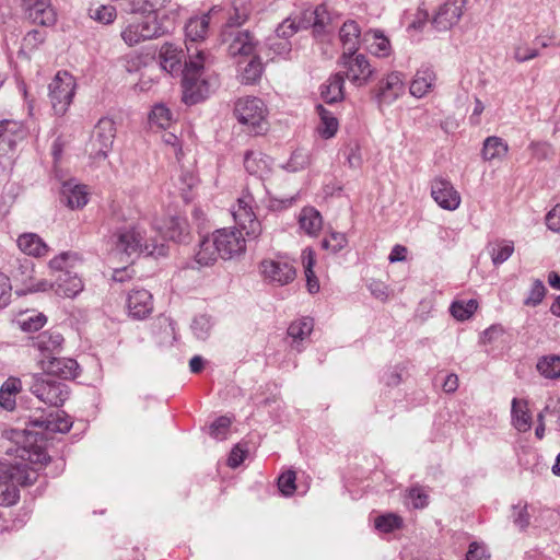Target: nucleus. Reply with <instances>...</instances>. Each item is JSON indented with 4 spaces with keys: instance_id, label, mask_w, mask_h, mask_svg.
Here are the masks:
<instances>
[{
    "instance_id": "c9c22d12",
    "label": "nucleus",
    "mask_w": 560,
    "mask_h": 560,
    "mask_svg": "<svg viewBox=\"0 0 560 560\" xmlns=\"http://www.w3.org/2000/svg\"><path fill=\"white\" fill-rule=\"evenodd\" d=\"M21 388L22 383L20 378H8L0 387V406L7 410H13L15 407V396Z\"/></svg>"
},
{
    "instance_id": "ea45409f",
    "label": "nucleus",
    "mask_w": 560,
    "mask_h": 560,
    "mask_svg": "<svg viewBox=\"0 0 560 560\" xmlns=\"http://www.w3.org/2000/svg\"><path fill=\"white\" fill-rule=\"evenodd\" d=\"M538 372L545 377L556 380L560 377V355L549 354L541 357L536 365Z\"/></svg>"
},
{
    "instance_id": "09e8293b",
    "label": "nucleus",
    "mask_w": 560,
    "mask_h": 560,
    "mask_svg": "<svg viewBox=\"0 0 560 560\" xmlns=\"http://www.w3.org/2000/svg\"><path fill=\"white\" fill-rule=\"evenodd\" d=\"M159 3L156 0H130L125 10L128 13L139 14L140 16L156 14Z\"/></svg>"
},
{
    "instance_id": "4c0bfd02",
    "label": "nucleus",
    "mask_w": 560,
    "mask_h": 560,
    "mask_svg": "<svg viewBox=\"0 0 560 560\" xmlns=\"http://www.w3.org/2000/svg\"><path fill=\"white\" fill-rule=\"evenodd\" d=\"M316 109L320 118V122L317 127L318 133L325 139L334 137L339 126L337 118L323 105H318Z\"/></svg>"
},
{
    "instance_id": "dca6fc26",
    "label": "nucleus",
    "mask_w": 560,
    "mask_h": 560,
    "mask_svg": "<svg viewBox=\"0 0 560 560\" xmlns=\"http://www.w3.org/2000/svg\"><path fill=\"white\" fill-rule=\"evenodd\" d=\"M40 369L48 376L72 380L78 376L79 364L71 358L48 357L39 360Z\"/></svg>"
},
{
    "instance_id": "3c124183",
    "label": "nucleus",
    "mask_w": 560,
    "mask_h": 560,
    "mask_svg": "<svg viewBox=\"0 0 560 560\" xmlns=\"http://www.w3.org/2000/svg\"><path fill=\"white\" fill-rule=\"evenodd\" d=\"M158 230L163 241H176L182 234V221L178 218H170L164 225H159Z\"/></svg>"
},
{
    "instance_id": "e433bc0d",
    "label": "nucleus",
    "mask_w": 560,
    "mask_h": 560,
    "mask_svg": "<svg viewBox=\"0 0 560 560\" xmlns=\"http://www.w3.org/2000/svg\"><path fill=\"white\" fill-rule=\"evenodd\" d=\"M363 40L368 44L369 49L378 56H386L389 52V40L377 30H371L363 36Z\"/></svg>"
},
{
    "instance_id": "9d476101",
    "label": "nucleus",
    "mask_w": 560,
    "mask_h": 560,
    "mask_svg": "<svg viewBox=\"0 0 560 560\" xmlns=\"http://www.w3.org/2000/svg\"><path fill=\"white\" fill-rule=\"evenodd\" d=\"M116 124L112 118L102 117L95 125L90 144L94 159H106L116 138Z\"/></svg>"
},
{
    "instance_id": "7ed1b4c3",
    "label": "nucleus",
    "mask_w": 560,
    "mask_h": 560,
    "mask_svg": "<svg viewBox=\"0 0 560 560\" xmlns=\"http://www.w3.org/2000/svg\"><path fill=\"white\" fill-rule=\"evenodd\" d=\"M267 107L262 100L255 96L238 98L234 104V115L240 124L246 126V131L261 135L268 129Z\"/></svg>"
},
{
    "instance_id": "4d7b16f0",
    "label": "nucleus",
    "mask_w": 560,
    "mask_h": 560,
    "mask_svg": "<svg viewBox=\"0 0 560 560\" xmlns=\"http://www.w3.org/2000/svg\"><path fill=\"white\" fill-rule=\"evenodd\" d=\"M545 294L546 287L544 285L542 281L535 280L533 282L528 296L524 301V304L527 306H536L542 301Z\"/></svg>"
},
{
    "instance_id": "4be33fe9",
    "label": "nucleus",
    "mask_w": 560,
    "mask_h": 560,
    "mask_svg": "<svg viewBox=\"0 0 560 560\" xmlns=\"http://www.w3.org/2000/svg\"><path fill=\"white\" fill-rule=\"evenodd\" d=\"M480 153L485 162H502L509 153V144L500 137L490 136L483 140Z\"/></svg>"
},
{
    "instance_id": "13d9d810",
    "label": "nucleus",
    "mask_w": 560,
    "mask_h": 560,
    "mask_svg": "<svg viewBox=\"0 0 560 560\" xmlns=\"http://www.w3.org/2000/svg\"><path fill=\"white\" fill-rule=\"evenodd\" d=\"M539 56V50L529 47L527 44H520L514 47L513 58L522 63Z\"/></svg>"
},
{
    "instance_id": "39448f33",
    "label": "nucleus",
    "mask_w": 560,
    "mask_h": 560,
    "mask_svg": "<svg viewBox=\"0 0 560 560\" xmlns=\"http://www.w3.org/2000/svg\"><path fill=\"white\" fill-rule=\"evenodd\" d=\"M144 231L139 226L121 228L114 234L115 248L118 252L131 255L138 252H147L149 255H164L165 245L161 243H150L144 237Z\"/></svg>"
},
{
    "instance_id": "aec40b11",
    "label": "nucleus",
    "mask_w": 560,
    "mask_h": 560,
    "mask_svg": "<svg viewBox=\"0 0 560 560\" xmlns=\"http://www.w3.org/2000/svg\"><path fill=\"white\" fill-rule=\"evenodd\" d=\"M18 452L22 460L32 465H44L48 460L46 451L37 445V433L26 432L24 445Z\"/></svg>"
},
{
    "instance_id": "052dcab7",
    "label": "nucleus",
    "mask_w": 560,
    "mask_h": 560,
    "mask_svg": "<svg viewBox=\"0 0 560 560\" xmlns=\"http://www.w3.org/2000/svg\"><path fill=\"white\" fill-rule=\"evenodd\" d=\"M116 9L115 7L113 5H101L98 8H96L95 10L92 11V14L91 16L103 23V24H109L112 22H114V20L116 19Z\"/></svg>"
},
{
    "instance_id": "c756f323",
    "label": "nucleus",
    "mask_w": 560,
    "mask_h": 560,
    "mask_svg": "<svg viewBox=\"0 0 560 560\" xmlns=\"http://www.w3.org/2000/svg\"><path fill=\"white\" fill-rule=\"evenodd\" d=\"M299 224L306 234L317 235L323 228L322 214L313 207H305L299 214Z\"/></svg>"
},
{
    "instance_id": "72a5a7b5",
    "label": "nucleus",
    "mask_w": 560,
    "mask_h": 560,
    "mask_svg": "<svg viewBox=\"0 0 560 560\" xmlns=\"http://www.w3.org/2000/svg\"><path fill=\"white\" fill-rule=\"evenodd\" d=\"M19 248L30 256H42L48 250L43 240L34 233H25L18 238Z\"/></svg>"
},
{
    "instance_id": "412c9836",
    "label": "nucleus",
    "mask_w": 560,
    "mask_h": 560,
    "mask_svg": "<svg viewBox=\"0 0 560 560\" xmlns=\"http://www.w3.org/2000/svg\"><path fill=\"white\" fill-rule=\"evenodd\" d=\"M436 73L432 67L423 66L415 74L409 91L410 94L420 98L427 95L435 85Z\"/></svg>"
},
{
    "instance_id": "a18cd8bd",
    "label": "nucleus",
    "mask_w": 560,
    "mask_h": 560,
    "mask_svg": "<svg viewBox=\"0 0 560 560\" xmlns=\"http://www.w3.org/2000/svg\"><path fill=\"white\" fill-rule=\"evenodd\" d=\"M262 73V63L257 56H253V58L246 63V66L241 70L242 82L245 84L255 83Z\"/></svg>"
},
{
    "instance_id": "7c9ffc66",
    "label": "nucleus",
    "mask_w": 560,
    "mask_h": 560,
    "mask_svg": "<svg viewBox=\"0 0 560 560\" xmlns=\"http://www.w3.org/2000/svg\"><path fill=\"white\" fill-rule=\"evenodd\" d=\"M219 257H221V255L213 236L205 237L200 242L199 249L196 253V262L201 267H207L213 265Z\"/></svg>"
},
{
    "instance_id": "f704fd0d",
    "label": "nucleus",
    "mask_w": 560,
    "mask_h": 560,
    "mask_svg": "<svg viewBox=\"0 0 560 560\" xmlns=\"http://www.w3.org/2000/svg\"><path fill=\"white\" fill-rule=\"evenodd\" d=\"M343 74L335 73L322 86V97L326 103H336L343 98Z\"/></svg>"
},
{
    "instance_id": "603ef678",
    "label": "nucleus",
    "mask_w": 560,
    "mask_h": 560,
    "mask_svg": "<svg viewBox=\"0 0 560 560\" xmlns=\"http://www.w3.org/2000/svg\"><path fill=\"white\" fill-rule=\"evenodd\" d=\"M374 524L375 528L380 532L389 533L399 528L402 524V520L394 513H388L376 517Z\"/></svg>"
},
{
    "instance_id": "a878e982",
    "label": "nucleus",
    "mask_w": 560,
    "mask_h": 560,
    "mask_svg": "<svg viewBox=\"0 0 560 560\" xmlns=\"http://www.w3.org/2000/svg\"><path fill=\"white\" fill-rule=\"evenodd\" d=\"M63 337L56 331H43L34 338V347L43 354L42 359L54 357L62 346Z\"/></svg>"
},
{
    "instance_id": "473e14b6",
    "label": "nucleus",
    "mask_w": 560,
    "mask_h": 560,
    "mask_svg": "<svg viewBox=\"0 0 560 560\" xmlns=\"http://www.w3.org/2000/svg\"><path fill=\"white\" fill-rule=\"evenodd\" d=\"M2 124V142L8 144L10 149H13L15 144L23 140L26 136V131L21 121L12 119H3Z\"/></svg>"
},
{
    "instance_id": "c85d7f7f",
    "label": "nucleus",
    "mask_w": 560,
    "mask_h": 560,
    "mask_svg": "<svg viewBox=\"0 0 560 560\" xmlns=\"http://www.w3.org/2000/svg\"><path fill=\"white\" fill-rule=\"evenodd\" d=\"M256 42L253 35L247 32H237L229 45V52L231 56H252L256 49Z\"/></svg>"
},
{
    "instance_id": "49530a36",
    "label": "nucleus",
    "mask_w": 560,
    "mask_h": 560,
    "mask_svg": "<svg viewBox=\"0 0 560 560\" xmlns=\"http://www.w3.org/2000/svg\"><path fill=\"white\" fill-rule=\"evenodd\" d=\"M478 303L476 300L455 301L450 307L451 314L458 320L468 319L477 310Z\"/></svg>"
},
{
    "instance_id": "423d86ee",
    "label": "nucleus",
    "mask_w": 560,
    "mask_h": 560,
    "mask_svg": "<svg viewBox=\"0 0 560 560\" xmlns=\"http://www.w3.org/2000/svg\"><path fill=\"white\" fill-rule=\"evenodd\" d=\"M28 389L39 401L51 407L62 406L69 397L68 386L46 374L33 375Z\"/></svg>"
},
{
    "instance_id": "37998d69",
    "label": "nucleus",
    "mask_w": 560,
    "mask_h": 560,
    "mask_svg": "<svg viewBox=\"0 0 560 560\" xmlns=\"http://www.w3.org/2000/svg\"><path fill=\"white\" fill-rule=\"evenodd\" d=\"M150 125L161 129H166L172 124V113L163 104L155 105L149 115Z\"/></svg>"
},
{
    "instance_id": "9b49d317",
    "label": "nucleus",
    "mask_w": 560,
    "mask_h": 560,
    "mask_svg": "<svg viewBox=\"0 0 560 560\" xmlns=\"http://www.w3.org/2000/svg\"><path fill=\"white\" fill-rule=\"evenodd\" d=\"M259 271L264 281L280 287L291 283L296 277L294 266L283 258L261 260Z\"/></svg>"
},
{
    "instance_id": "393cba45",
    "label": "nucleus",
    "mask_w": 560,
    "mask_h": 560,
    "mask_svg": "<svg viewBox=\"0 0 560 560\" xmlns=\"http://www.w3.org/2000/svg\"><path fill=\"white\" fill-rule=\"evenodd\" d=\"M460 16L462 9L455 2L447 1L439 8L432 23L438 30L444 31L456 24Z\"/></svg>"
},
{
    "instance_id": "ddd939ff",
    "label": "nucleus",
    "mask_w": 560,
    "mask_h": 560,
    "mask_svg": "<svg viewBox=\"0 0 560 560\" xmlns=\"http://www.w3.org/2000/svg\"><path fill=\"white\" fill-rule=\"evenodd\" d=\"M212 236L223 259H231L246 249V241L238 229H220Z\"/></svg>"
},
{
    "instance_id": "b1692460",
    "label": "nucleus",
    "mask_w": 560,
    "mask_h": 560,
    "mask_svg": "<svg viewBox=\"0 0 560 560\" xmlns=\"http://www.w3.org/2000/svg\"><path fill=\"white\" fill-rule=\"evenodd\" d=\"M61 202L70 209H80L88 203L85 186L66 182L61 187Z\"/></svg>"
},
{
    "instance_id": "4468645a",
    "label": "nucleus",
    "mask_w": 560,
    "mask_h": 560,
    "mask_svg": "<svg viewBox=\"0 0 560 560\" xmlns=\"http://www.w3.org/2000/svg\"><path fill=\"white\" fill-rule=\"evenodd\" d=\"M24 12L33 23L50 26L56 23L57 14L50 0H22Z\"/></svg>"
},
{
    "instance_id": "2eb2a0df",
    "label": "nucleus",
    "mask_w": 560,
    "mask_h": 560,
    "mask_svg": "<svg viewBox=\"0 0 560 560\" xmlns=\"http://www.w3.org/2000/svg\"><path fill=\"white\" fill-rule=\"evenodd\" d=\"M431 196L445 210H456L460 205V196L450 180L439 177L431 184Z\"/></svg>"
},
{
    "instance_id": "5fc2aeb1",
    "label": "nucleus",
    "mask_w": 560,
    "mask_h": 560,
    "mask_svg": "<svg viewBox=\"0 0 560 560\" xmlns=\"http://www.w3.org/2000/svg\"><path fill=\"white\" fill-rule=\"evenodd\" d=\"M347 243L348 241L343 233L331 232L327 237L323 240L322 246L331 253H338L346 247Z\"/></svg>"
},
{
    "instance_id": "79ce46f5",
    "label": "nucleus",
    "mask_w": 560,
    "mask_h": 560,
    "mask_svg": "<svg viewBox=\"0 0 560 560\" xmlns=\"http://www.w3.org/2000/svg\"><path fill=\"white\" fill-rule=\"evenodd\" d=\"M302 257L305 269L307 290L312 294L316 293L319 290V282L313 270L315 265V255L312 249H305Z\"/></svg>"
},
{
    "instance_id": "1a4fd4ad",
    "label": "nucleus",
    "mask_w": 560,
    "mask_h": 560,
    "mask_svg": "<svg viewBox=\"0 0 560 560\" xmlns=\"http://www.w3.org/2000/svg\"><path fill=\"white\" fill-rule=\"evenodd\" d=\"M343 74L355 86L366 85L374 73V68L363 54L342 52L338 60Z\"/></svg>"
},
{
    "instance_id": "de8ad7c7",
    "label": "nucleus",
    "mask_w": 560,
    "mask_h": 560,
    "mask_svg": "<svg viewBox=\"0 0 560 560\" xmlns=\"http://www.w3.org/2000/svg\"><path fill=\"white\" fill-rule=\"evenodd\" d=\"M514 253V244L512 241H500L490 250L493 265L498 266L506 261Z\"/></svg>"
},
{
    "instance_id": "69168bd1",
    "label": "nucleus",
    "mask_w": 560,
    "mask_h": 560,
    "mask_svg": "<svg viewBox=\"0 0 560 560\" xmlns=\"http://www.w3.org/2000/svg\"><path fill=\"white\" fill-rule=\"evenodd\" d=\"M369 289L374 298L381 301H386L388 299V288L384 282L373 280L369 284Z\"/></svg>"
},
{
    "instance_id": "f03ea898",
    "label": "nucleus",
    "mask_w": 560,
    "mask_h": 560,
    "mask_svg": "<svg viewBox=\"0 0 560 560\" xmlns=\"http://www.w3.org/2000/svg\"><path fill=\"white\" fill-rule=\"evenodd\" d=\"M80 262V256L72 252L61 253L49 261L50 268L59 272L52 284L57 295L73 299L83 291V281L73 271Z\"/></svg>"
},
{
    "instance_id": "6ab92c4d",
    "label": "nucleus",
    "mask_w": 560,
    "mask_h": 560,
    "mask_svg": "<svg viewBox=\"0 0 560 560\" xmlns=\"http://www.w3.org/2000/svg\"><path fill=\"white\" fill-rule=\"evenodd\" d=\"M405 91L401 74L393 72L380 81L377 100L381 104H392Z\"/></svg>"
},
{
    "instance_id": "864d4df0",
    "label": "nucleus",
    "mask_w": 560,
    "mask_h": 560,
    "mask_svg": "<svg viewBox=\"0 0 560 560\" xmlns=\"http://www.w3.org/2000/svg\"><path fill=\"white\" fill-rule=\"evenodd\" d=\"M301 27L302 24L300 21H298L295 18H288L276 28V37L279 39L288 40L290 37L296 34Z\"/></svg>"
},
{
    "instance_id": "0eeeda50",
    "label": "nucleus",
    "mask_w": 560,
    "mask_h": 560,
    "mask_svg": "<svg viewBox=\"0 0 560 560\" xmlns=\"http://www.w3.org/2000/svg\"><path fill=\"white\" fill-rule=\"evenodd\" d=\"M49 100L52 110L58 116H63L72 103L75 94V78L68 71H58L49 83Z\"/></svg>"
},
{
    "instance_id": "5701e85b",
    "label": "nucleus",
    "mask_w": 560,
    "mask_h": 560,
    "mask_svg": "<svg viewBox=\"0 0 560 560\" xmlns=\"http://www.w3.org/2000/svg\"><path fill=\"white\" fill-rule=\"evenodd\" d=\"M217 8H212L207 14H203L202 16H195L189 19L185 26L186 32V44H192L197 45L198 40L205 39L209 23H210V15L214 12H217Z\"/></svg>"
},
{
    "instance_id": "e2e57ef3",
    "label": "nucleus",
    "mask_w": 560,
    "mask_h": 560,
    "mask_svg": "<svg viewBox=\"0 0 560 560\" xmlns=\"http://www.w3.org/2000/svg\"><path fill=\"white\" fill-rule=\"evenodd\" d=\"M11 283L9 277L0 273V310L5 307L11 299Z\"/></svg>"
},
{
    "instance_id": "2f4dec72",
    "label": "nucleus",
    "mask_w": 560,
    "mask_h": 560,
    "mask_svg": "<svg viewBox=\"0 0 560 560\" xmlns=\"http://www.w3.org/2000/svg\"><path fill=\"white\" fill-rule=\"evenodd\" d=\"M32 423L36 427L43 428L45 431L59 433H66L72 427L70 419L66 416H60L59 413H51L47 418H36L32 420Z\"/></svg>"
},
{
    "instance_id": "680f3d73",
    "label": "nucleus",
    "mask_w": 560,
    "mask_h": 560,
    "mask_svg": "<svg viewBox=\"0 0 560 560\" xmlns=\"http://www.w3.org/2000/svg\"><path fill=\"white\" fill-rule=\"evenodd\" d=\"M210 320L206 316H199L194 319L191 328L195 336L199 339H206L210 331Z\"/></svg>"
},
{
    "instance_id": "bb28decb",
    "label": "nucleus",
    "mask_w": 560,
    "mask_h": 560,
    "mask_svg": "<svg viewBox=\"0 0 560 560\" xmlns=\"http://www.w3.org/2000/svg\"><path fill=\"white\" fill-rule=\"evenodd\" d=\"M361 30L355 21H347L339 31L343 52L357 54L360 44Z\"/></svg>"
},
{
    "instance_id": "cd10ccee",
    "label": "nucleus",
    "mask_w": 560,
    "mask_h": 560,
    "mask_svg": "<svg viewBox=\"0 0 560 560\" xmlns=\"http://www.w3.org/2000/svg\"><path fill=\"white\" fill-rule=\"evenodd\" d=\"M512 424L518 432H527L532 428V413L526 400H512Z\"/></svg>"
},
{
    "instance_id": "0e129e2a",
    "label": "nucleus",
    "mask_w": 560,
    "mask_h": 560,
    "mask_svg": "<svg viewBox=\"0 0 560 560\" xmlns=\"http://www.w3.org/2000/svg\"><path fill=\"white\" fill-rule=\"evenodd\" d=\"M245 457L246 451L243 450L240 444H237L232 448L230 453V456L228 458V465L231 468H236L244 462Z\"/></svg>"
},
{
    "instance_id": "58836bf2",
    "label": "nucleus",
    "mask_w": 560,
    "mask_h": 560,
    "mask_svg": "<svg viewBox=\"0 0 560 560\" xmlns=\"http://www.w3.org/2000/svg\"><path fill=\"white\" fill-rule=\"evenodd\" d=\"M182 51H178L173 45H163L160 51L161 66L170 73L180 70Z\"/></svg>"
},
{
    "instance_id": "a19ab883",
    "label": "nucleus",
    "mask_w": 560,
    "mask_h": 560,
    "mask_svg": "<svg viewBox=\"0 0 560 560\" xmlns=\"http://www.w3.org/2000/svg\"><path fill=\"white\" fill-rule=\"evenodd\" d=\"M250 13L249 0H233L232 12L229 15L228 26H240L244 24Z\"/></svg>"
},
{
    "instance_id": "bf43d9fd",
    "label": "nucleus",
    "mask_w": 560,
    "mask_h": 560,
    "mask_svg": "<svg viewBox=\"0 0 560 560\" xmlns=\"http://www.w3.org/2000/svg\"><path fill=\"white\" fill-rule=\"evenodd\" d=\"M231 425V419L222 416L210 425V435L217 440H224Z\"/></svg>"
},
{
    "instance_id": "20e7f679",
    "label": "nucleus",
    "mask_w": 560,
    "mask_h": 560,
    "mask_svg": "<svg viewBox=\"0 0 560 560\" xmlns=\"http://www.w3.org/2000/svg\"><path fill=\"white\" fill-rule=\"evenodd\" d=\"M165 32L156 14H145L127 20L121 28L120 37L127 46L133 47L145 40L160 37Z\"/></svg>"
},
{
    "instance_id": "c03bdc74",
    "label": "nucleus",
    "mask_w": 560,
    "mask_h": 560,
    "mask_svg": "<svg viewBox=\"0 0 560 560\" xmlns=\"http://www.w3.org/2000/svg\"><path fill=\"white\" fill-rule=\"evenodd\" d=\"M314 327L313 319L310 317H304L298 322H293L288 328V335L294 341L304 340L312 332Z\"/></svg>"
},
{
    "instance_id": "6e6d98bb",
    "label": "nucleus",
    "mask_w": 560,
    "mask_h": 560,
    "mask_svg": "<svg viewBox=\"0 0 560 560\" xmlns=\"http://www.w3.org/2000/svg\"><path fill=\"white\" fill-rule=\"evenodd\" d=\"M296 475L293 470H287L278 478V488L280 492L285 495H292L296 489L295 487Z\"/></svg>"
},
{
    "instance_id": "a211bd4d",
    "label": "nucleus",
    "mask_w": 560,
    "mask_h": 560,
    "mask_svg": "<svg viewBox=\"0 0 560 560\" xmlns=\"http://www.w3.org/2000/svg\"><path fill=\"white\" fill-rule=\"evenodd\" d=\"M244 167L248 174L266 179L272 172V160L261 151H247L244 155Z\"/></svg>"
},
{
    "instance_id": "6e6552de",
    "label": "nucleus",
    "mask_w": 560,
    "mask_h": 560,
    "mask_svg": "<svg viewBox=\"0 0 560 560\" xmlns=\"http://www.w3.org/2000/svg\"><path fill=\"white\" fill-rule=\"evenodd\" d=\"M32 483L30 475H24L20 466L0 462V506H11L20 498L19 485Z\"/></svg>"
},
{
    "instance_id": "f257e3e1",
    "label": "nucleus",
    "mask_w": 560,
    "mask_h": 560,
    "mask_svg": "<svg viewBox=\"0 0 560 560\" xmlns=\"http://www.w3.org/2000/svg\"><path fill=\"white\" fill-rule=\"evenodd\" d=\"M187 60L183 69V101L196 104L208 96L217 84L209 71L214 63L213 55L198 45L186 44Z\"/></svg>"
},
{
    "instance_id": "338daca9",
    "label": "nucleus",
    "mask_w": 560,
    "mask_h": 560,
    "mask_svg": "<svg viewBox=\"0 0 560 560\" xmlns=\"http://www.w3.org/2000/svg\"><path fill=\"white\" fill-rule=\"evenodd\" d=\"M486 547L478 542H471L466 555V560H482L487 558Z\"/></svg>"
},
{
    "instance_id": "774afa93",
    "label": "nucleus",
    "mask_w": 560,
    "mask_h": 560,
    "mask_svg": "<svg viewBox=\"0 0 560 560\" xmlns=\"http://www.w3.org/2000/svg\"><path fill=\"white\" fill-rule=\"evenodd\" d=\"M546 223L550 230L560 231V203L548 212Z\"/></svg>"
},
{
    "instance_id": "f8f14e48",
    "label": "nucleus",
    "mask_w": 560,
    "mask_h": 560,
    "mask_svg": "<svg viewBox=\"0 0 560 560\" xmlns=\"http://www.w3.org/2000/svg\"><path fill=\"white\" fill-rule=\"evenodd\" d=\"M253 202L254 198L250 194L242 195L232 209V215L238 230L244 231L249 237H257L261 232V226L253 211Z\"/></svg>"
},
{
    "instance_id": "f3484780",
    "label": "nucleus",
    "mask_w": 560,
    "mask_h": 560,
    "mask_svg": "<svg viewBox=\"0 0 560 560\" xmlns=\"http://www.w3.org/2000/svg\"><path fill=\"white\" fill-rule=\"evenodd\" d=\"M127 308L132 318H145L153 310L152 294L145 289H133L128 294Z\"/></svg>"
},
{
    "instance_id": "8fccbe9b",
    "label": "nucleus",
    "mask_w": 560,
    "mask_h": 560,
    "mask_svg": "<svg viewBox=\"0 0 560 560\" xmlns=\"http://www.w3.org/2000/svg\"><path fill=\"white\" fill-rule=\"evenodd\" d=\"M46 316L44 314H25L20 316L18 324L24 331H37L46 324Z\"/></svg>"
}]
</instances>
